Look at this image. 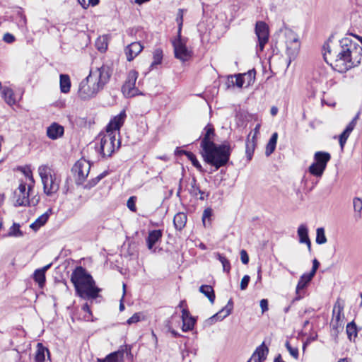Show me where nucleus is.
<instances>
[{"label":"nucleus","instance_id":"obj_44","mask_svg":"<svg viewBox=\"0 0 362 362\" xmlns=\"http://www.w3.org/2000/svg\"><path fill=\"white\" fill-rule=\"evenodd\" d=\"M316 243L322 245L327 243V238L323 228H318L316 230Z\"/></svg>","mask_w":362,"mask_h":362},{"label":"nucleus","instance_id":"obj_2","mask_svg":"<svg viewBox=\"0 0 362 362\" xmlns=\"http://www.w3.org/2000/svg\"><path fill=\"white\" fill-rule=\"evenodd\" d=\"M71 281L76 294L84 299H95L100 289L95 286V281L90 274L82 267H77L72 272Z\"/></svg>","mask_w":362,"mask_h":362},{"label":"nucleus","instance_id":"obj_51","mask_svg":"<svg viewBox=\"0 0 362 362\" xmlns=\"http://www.w3.org/2000/svg\"><path fill=\"white\" fill-rule=\"evenodd\" d=\"M183 11H184L183 9L180 8L178 10V12L177 14V18H176V21L178 24L177 33H179V34H181L182 28V25H183Z\"/></svg>","mask_w":362,"mask_h":362},{"label":"nucleus","instance_id":"obj_11","mask_svg":"<svg viewBox=\"0 0 362 362\" xmlns=\"http://www.w3.org/2000/svg\"><path fill=\"white\" fill-rule=\"evenodd\" d=\"M90 163L85 159L78 160L72 168V172L76 177V183L82 185L89 174Z\"/></svg>","mask_w":362,"mask_h":362},{"label":"nucleus","instance_id":"obj_15","mask_svg":"<svg viewBox=\"0 0 362 362\" xmlns=\"http://www.w3.org/2000/svg\"><path fill=\"white\" fill-rule=\"evenodd\" d=\"M91 71L97 74L98 78L100 79V83H105V85L110 81L112 74V69L108 64H103L100 67L91 69Z\"/></svg>","mask_w":362,"mask_h":362},{"label":"nucleus","instance_id":"obj_25","mask_svg":"<svg viewBox=\"0 0 362 362\" xmlns=\"http://www.w3.org/2000/svg\"><path fill=\"white\" fill-rule=\"evenodd\" d=\"M163 232L161 230H153L148 233L146 238L147 247L149 250H152L153 246L161 240Z\"/></svg>","mask_w":362,"mask_h":362},{"label":"nucleus","instance_id":"obj_45","mask_svg":"<svg viewBox=\"0 0 362 362\" xmlns=\"http://www.w3.org/2000/svg\"><path fill=\"white\" fill-rule=\"evenodd\" d=\"M212 215V210L211 208L206 209L202 215V223L204 227H208L211 225V216Z\"/></svg>","mask_w":362,"mask_h":362},{"label":"nucleus","instance_id":"obj_61","mask_svg":"<svg viewBox=\"0 0 362 362\" xmlns=\"http://www.w3.org/2000/svg\"><path fill=\"white\" fill-rule=\"evenodd\" d=\"M319 266H320L319 262L316 259H315L313 261V268H312V270L310 271V274L313 276H315Z\"/></svg>","mask_w":362,"mask_h":362},{"label":"nucleus","instance_id":"obj_46","mask_svg":"<svg viewBox=\"0 0 362 362\" xmlns=\"http://www.w3.org/2000/svg\"><path fill=\"white\" fill-rule=\"evenodd\" d=\"M23 235V232L20 230V225L18 223H13L9 229L8 235L13 237H21Z\"/></svg>","mask_w":362,"mask_h":362},{"label":"nucleus","instance_id":"obj_14","mask_svg":"<svg viewBox=\"0 0 362 362\" xmlns=\"http://www.w3.org/2000/svg\"><path fill=\"white\" fill-rule=\"evenodd\" d=\"M233 308V302L232 299H230L227 305L223 308L219 312L209 317L207 320L209 325H212L217 321H221L226 317H228L232 312Z\"/></svg>","mask_w":362,"mask_h":362},{"label":"nucleus","instance_id":"obj_31","mask_svg":"<svg viewBox=\"0 0 362 362\" xmlns=\"http://www.w3.org/2000/svg\"><path fill=\"white\" fill-rule=\"evenodd\" d=\"M45 354L49 355V350L45 348L42 344L38 343L37 346V351L35 356V362H44L45 360Z\"/></svg>","mask_w":362,"mask_h":362},{"label":"nucleus","instance_id":"obj_38","mask_svg":"<svg viewBox=\"0 0 362 362\" xmlns=\"http://www.w3.org/2000/svg\"><path fill=\"white\" fill-rule=\"evenodd\" d=\"M200 189H201L199 185L197 184L196 178L194 177H192L189 183V187L188 188L189 194L193 197H197L198 192H200Z\"/></svg>","mask_w":362,"mask_h":362},{"label":"nucleus","instance_id":"obj_41","mask_svg":"<svg viewBox=\"0 0 362 362\" xmlns=\"http://www.w3.org/2000/svg\"><path fill=\"white\" fill-rule=\"evenodd\" d=\"M184 153L187 156V158L192 162V165L200 172H203L202 167L198 160L197 159L196 156L189 151H184Z\"/></svg>","mask_w":362,"mask_h":362},{"label":"nucleus","instance_id":"obj_50","mask_svg":"<svg viewBox=\"0 0 362 362\" xmlns=\"http://www.w3.org/2000/svg\"><path fill=\"white\" fill-rule=\"evenodd\" d=\"M346 333L350 339L352 336L356 337L357 335L356 325L354 322L348 323Z\"/></svg>","mask_w":362,"mask_h":362},{"label":"nucleus","instance_id":"obj_63","mask_svg":"<svg viewBox=\"0 0 362 362\" xmlns=\"http://www.w3.org/2000/svg\"><path fill=\"white\" fill-rule=\"evenodd\" d=\"M198 195H199V199L200 200H204L209 196V193H206L205 192L200 189V192H198Z\"/></svg>","mask_w":362,"mask_h":362},{"label":"nucleus","instance_id":"obj_6","mask_svg":"<svg viewBox=\"0 0 362 362\" xmlns=\"http://www.w3.org/2000/svg\"><path fill=\"white\" fill-rule=\"evenodd\" d=\"M33 190V185L30 184L26 187V184L21 182L18 189L15 191L14 195L16 197V205L17 206H35L40 200L39 197H33L32 199L29 198L30 192Z\"/></svg>","mask_w":362,"mask_h":362},{"label":"nucleus","instance_id":"obj_58","mask_svg":"<svg viewBox=\"0 0 362 362\" xmlns=\"http://www.w3.org/2000/svg\"><path fill=\"white\" fill-rule=\"evenodd\" d=\"M3 40L6 43L11 44L15 41V37L12 34L6 33L4 35Z\"/></svg>","mask_w":362,"mask_h":362},{"label":"nucleus","instance_id":"obj_39","mask_svg":"<svg viewBox=\"0 0 362 362\" xmlns=\"http://www.w3.org/2000/svg\"><path fill=\"white\" fill-rule=\"evenodd\" d=\"M308 171L312 175L317 177H321L325 172L320 165H317L314 162L308 168Z\"/></svg>","mask_w":362,"mask_h":362},{"label":"nucleus","instance_id":"obj_24","mask_svg":"<svg viewBox=\"0 0 362 362\" xmlns=\"http://www.w3.org/2000/svg\"><path fill=\"white\" fill-rule=\"evenodd\" d=\"M51 264H49L41 269H36L33 274V279L37 283L40 288H43L45 284V272L48 270Z\"/></svg>","mask_w":362,"mask_h":362},{"label":"nucleus","instance_id":"obj_9","mask_svg":"<svg viewBox=\"0 0 362 362\" xmlns=\"http://www.w3.org/2000/svg\"><path fill=\"white\" fill-rule=\"evenodd\" d=\"M187 39L183 38L181 34L177 33L176 38L172 40L175 58L185 62L190 57V51L186 46Z\"/></svg>","mask_w":362,"mask_h":362},{"label":"nucleus","instance_id":"obj_22","mask_svg":"<svg viewBox=\"0 0 362 362\" xmlns=\"http://www.w3.org/2000/svg\"><path fill=\"white\" fill-rule=\"evenodd\" d=\"M204 136L201 141V147L202 148L208 147L209 146H213L214 142L211 140L214 136V127L209 124L204 129Z\"/></svg>","mask_w":362,"mask_h":362},{"label":"nucleus","instance_id":"obj_55","mask_svg":"<svg viewBox=\"0 0 362 362\" xmlns=\"http://www.w3.org/2000/svg\"><path fill=\"white\" fill-rule=\"evenodd\" d=\"M136 198L135 197H131L129 198L127 205L129 210H131L133 212H135L136 211V207L135 205Z\"/></svg>","mask_w":362,"mask_h":362},{"label":"nucleus","instance_id":"obj_40","mask_svg":"<svg viewBox=\"0 0 362 362\" xmlns=\"http://www.w3.org/2000/svg\"><path fill=\"white\" fill-rule=\"evenodd\" d=\"M196 320L194 317L183 319L182 329L183 332H188L193 329Z\"/></svg>","mask_w":362,"mask_h":362},{"label":"nucleus","instance_id":"obj_23","mask_svg":"<svg viewBox=\"0 0 362 362\" xmlns=\"http://www.w3.org/2000/svg\"><path fill=\"white\" fill-rule=\"evenodd\" d=\"M330 158L331 156L329 153L317 151L314 155V163L325 170L327 164L329 161Z\"/></svg>","mask_w":362,"mask_h":362},{"label":"nucleus","instance_id":"obj_34","mask_svg":"<svg viewBox=\"0 0 362 362\" xmlns=\"http://www.w3.org/2000/svg\"><path fill=\"white\" fill-rule=\"evenodd\" d=\"M49 218V215L47 213H45L40 216H39L35 222L30 224V228L34 230H37L40 227L44 226Z\"/></svg>","mask_w":362,"mask_h":362},{"label":"nucleus","instance_id":"obj_47","mask_svg":"<svg viewBox=\"0 0 362 362\" xmlns=\"http://www.w3.org/2000/svg\"><path fill=\"white\" fill-rule=\"evenodd\" d=\"M107 175V173L106 171L100 173L99 175H98L95 178L93 179L91 181L88 182V183H87L86 185H85V188L86 189H90L92 188L93 187H94L95 185H97V183L100 180H102L103 177H105L106 175Z\"/></svg>","mask_w":362,"mask_h":362},{"label":"nucleus","instance_id":"obj_13","mask_svg":"<svg viewBox=\"0 0 362 362\" xmlns=\"http://www.w3.org/2000/svg\"><path fill=\"white\" fill-rule=\"evenodd\" d=\"M99 91L94 86V84L90 83L86 78L79 84L78 90V96L83 100H87L95 97Z\"/></svg>","mask_w":362,"mask_h":362},{"label":"nucleus","instance_id":"obj_3","mask_svg":"<svg viewBox=\"0 0 362 362\" xmlns=\"http://www.w3.org/2000/svg\"><path fill=\"white\" fill-rule=\"evenodd\" d=\"M202 149L204 160L214 166L216 170L224 166L229 160L230 155V146L229 144H223L217 146L214 144L213 146L211 145Z\"/></svg>","mask_w":362,"mask_h":362},{"label":"nucleus","instance_id":"obj_18","mask_svg":"<svg viewBox=\"0 0 362 362\" xmlns=\"http://www.w3.org/2000/svg\"><path fill=\"white\" fill-rule=\"evenodd\" d=\"M144 47L139 42H134L125 48V54L129 62L132 61L143 49Z\"/></svg>","mask_w":362,"mask_h":362},{"label":"nucleus","instance_id":"obj_21","mask_svg":"<svg viewBox=\"0 0 362 362\" xmlns=\"http://www.w3.org/2000/svg\"><path fill=\"white\" fill-rule=\"evenodd\" d=\"M313 276H314L311 275L310 273H305L300 277L296 288L297 296L296 297L295 300H300L302 298L300 294L301 291H303L308 286Z\"/></svg>","mask_w":362,"mask_h":362},{"label":"nucleus","instance_id":"obj_12","mask_svg":"<svg viewBox=\"0 0 362 362\" xmlns=\"http://www.w3.org/2000/svg\"><path fill=\"white\" fill-rule=\"evenodd\" d=\"M255 34L258 40L257 45V53L258 54L264 50L265 45L269 41V27L266 23L263 21H257L256 23Z\"/></svg>","mask_w":362,"mask_h":362},{"label":"nucleus","instance_id":"obj_42","mask_svg":"<svg viewBox=\"0 0 362 362\" xmlns=\"http://www.w3.org/2000/svg\"><path fill=\"white\" fill-rule=\"evenodd\" d=\"M95 46L100 52H105L107 48V37L105 36L99 37L95 42Z\"/></svg>","mask_w":362,"mask_h":362},{"label":"nucleus","instance_id":"obj_30","mask_svg":"<svg viewBox=\"0 0 362 362\" xmlns=\"http://www.w3.org/2000/svg\"><path fill=\"white\" fill-rule=\"evenodd\" d=\"M124 357V352L122 351H117L107 355L105 358H98L97 362H118Z\"/></svg>","mask_w":362,"mask_h":362},{"label":"nucleus","instance_id":"obj_33","mask_svg":"<svg viewBox=\"0 0 362 362\" xmlns=\"http://www.w3.org/2000/svg\"><path fill=\"white\" fill-rule=\"evenodd\" d=\"M214 257L221 263L223 271L228 274L231 269V265L228 258L224 255L219 252H215Z\"/></svg>","mask_w":362,"mask_h":362},{"label":"nucleus","instance_id":"obj_59","mask_svg":"<svg viewBox=\"0 0 362 362\" xmlns=\"http://www.w3.org/2000/svg\"><path fill=\"white\" fill-rule=\"evenodd\" d=\"M240 259L244 264H247L249 262L248 255L245 250L240 251Z\"/></svg>","mask_w":362,"mask_h":362},{"label":"nucleus","instance_id":"obj_29","mask_svg":"<svg viewBox=\"0 0 362 362\" xmlns=\"http://www.w3.org/2000/svg\"><path fill=\"white\" fill-rule=\"evenodd\" d=\"M60 90L63 93H68L70 91L71 81L67 74H60L59 76Z\"/></svg>","mask_w":362,"mask_h":362},{"label":"nucleus","instance_id":"obj_53","mask_svg":"<svg viewBox=\"0 0 362 362\" xmlns=\"http://www.w3.org/2000/svg\"><path fill=\"white\" fill-rule=\"evenodd\" d=\"M287 350L290 353V354L296 359L298 358V349L296 347H292L288 341L286 342L285 344Z\"/></svg>","mask_w":362,"mask_h":362},{"label":"nucleus","instance_id":"obj_26","mask_svg":"<svg viewBox=\"0 0 362 362\" xmlns=\"http://www.w3.org/2000/svg\"><path fill=\"white\" fill-rule=\"evenodd\" d=\"M298 235L299 238V242L300 243H305L307 245L309 250L311 248V242L308 237V229L305 224H301L298 228Z\"/></svg>","mask_w":362,"mask_h":362},{"label":"nucleus","instance_id":"obj_52","mask_svg":"<svg viewBox=\"0 0 362 362\" xmlns=\"http://www.w3.org/2000/svg\"><path fill=\"white\" fill-rule=\"evenodd\" d=\"M353 204L355 212L358 213L360 216L362 210V199L358 197H355L353 200Z\"/></svg>","mask_w":362,"mask_h":362},{"label":"nucleus","instance_id":"obj_8","mask_svg":"<svg viewBox=\"0 0 362 362\" xmlns=\"http://www.w3.org/2000/svg\"><path fill=\"white\" fill-rule=\"evenodd\" d=\"M344 304L342 300L337 299L335 302L333 310L332 318L330 325L336 333H339L344 328V315L343 313Z\"/></svg>","mask_w":362,"mask_h":362},{"label":"nucleus","instance_id":"obj_54","mask_svg":"<svg viewBox=\"0 0 362 362\" xmlns=\"http://www.w3.org/2000/svg\"><path fill=\"white\" fill-rule=\"evenodd\" d=\"M141 317H144L141 313H134L130 318H129L127 321L128 325H132L133 323H136L141 320Z\"/></svg>","mask_w":362,"mask_h":362},{"label":"nucleus","instance_id":"obj_19","mask_svg":"<svg viewBox=\"0 0 362 362\" xmlns=\"http://www.w3.org/2000/svg\"><path fill=\"white\" fill-rule=\"evenodd\" d=\"M64 127L57 122H53L47 129V136L48 138L52 140H56L62 137L64 134Z\"/></svg>","mask_w":362,"mask_h":362},{"label":"nucleus","instance_id":"obj_36","mask_svg":"<svg viewBox=\"0 0 362 362\" xmlns=\"http://www.w3.org/2000/svg\"><path fill=\"white\" fill-rule=\"evenodd\" d=\"M255 147V136H253L251 140L248 138L245 144V153L248 160L252 159Z\"/></svg>","mask_w":362,"mask_h":362},{"label":"nucleus","instance_id":"obj_32","mask_svg":"<svg viewBox=\"0 0 362 362\" xmlns=\"http://www.w3.org/2000/svg\"><path fill=\"white\" fill-rule=\"evenodd\" d=\"M199 291L208 298L211 304L214 303L215 293L211 286L202 285L199 287Z\"/></svg>","mask_w":362,"mask_h":362},{"label":"nucleus","instance_id":"obj_20","mask_svg":"<svg viewBox=\"0 0 362 362\" xmlns=\"http://www.w3.org/2000/svg\"><path fill=\"white\" fill-rule=\"evenodd\" d=\"M268 353L269 349L264 345V343L263 342L256 349L255 351L253 353L247 362H262L266 359Z\"/></svg>","mask_w":362,"mask_h":362},{"label":"nucleus","instance_id":"obj_62","mask_svg":"<svg viewBox=\"0 0 362 362\" xmlns=\"http://www.w3.org/2000/svg\"><path fill=\"white\" fill-rule=\"evenodd\" d=\"M192 316L190 315L189 310L187 308H183L182 310V320L183 319H187L188 317H192Z\"/></svg>","mask_w":362,"mask_h":362},{"label":"nucleus","instance_id":"obj_4","mask_svg":"<svg viewBox=\"0 0 362 362\" xmlns=\"http://www.w3.org/2000/svg\"><path fill=\"white\" fill-rule=\"evenodd\" d=\"M43 185L44 193L47 196L56 194L61 182L60 176L50 167L46 165H40L37 169Z\"/></svg>","mask_w":362,"mask_h":362},{"label":"nucleus","instance_id":"obj_43","mask_svg":"<svg viewBox=\"0 0 362 362\" xmlns=\"http://www.w3.org/2000/svg\"><path fill=\"white\" fill-rule=\"evenodd\" d=\"M163 59V52L160 49H157L153 52V62L151 67H154L156 65L161 64Z\"/></svg>","mask_w":362,"mask_h":362},{"label":"nucleus","instance_id":"obj_7","mask_svg":"<svg viewBox=\"0 0 362 362\" xmlns=\"http://www.w3.org/2000/svg\"><path fill=\"white\" fill-rule=\"evenodd\" d=\"M283 33L286 47V54L289 58L288 64H290L291 59H294L297 56L300 49V42L298 35L292 30L285 28L283 30Z\"/></svg>","mask_w":362,"mask_h":362},{"label":"nucleus","instance_id":"obj_17","mask_svg":"<svg viewBox=\"0 0 362 362\" xmlns=\"http://www.w3.org/2000/svg\"><path fill=\"white\" fill-rule=\"evenodd\" d=\"M358 115L359 114L358 113L356 115V117L350 122V123L347 125L344 131L339 136V145L341 149L344 148V145L350 134L351 133V132L353 131L356 124V122L358 118Z\"/></svg>","mask_w":362,"mask_h":362},{"label":"nucleus","instance_id":"obj_10","mask_svg":"<svg viewBox=\"0 0 362 362\" xmlns=\"http://www.w3.org/2000/svg\"><path fill=\"white\" fill-rule=\"evenodd\" d=\"M138 75V72L135 70H131L128 73L125 83L122 87V93L125 97L132 98L141 94L135 86Z\"/></svg>","mask_w":362,"mask_h":362},{"label":"nucleus","instance_id":"obj_27","mask_svg":"<svg viewBox=\"0 0 362 362\" xmlns=\"http://www.w3.org/2000/svg\"><path fill=\"white\" fill-rule=\"evenodd\" d=\"M187 220V217L185 213H177L175 215L173 219L175 228L178 230H181L185 226Z\"/></svg>","mask_w":362,"mask_h":362},{"label":"nucleus","instance_id":"obj_56","mask_svg":"<svg viewBox=\"0 0 362 362\" xmlns=\"http://www.w3.org/2000/svg\"><path fill=\"white\" fill-rule=\"evenodd\" d=\"M276 145L272 143L270 141L267 144L265 154L267 156H270L275 150Z\"/></svg>","mask_w":362,"mask_h":362},{"label":"nucleus","instance_id":"obj_35","mask_svg":"<svg viewBox=\"0 0 362 362\" xmlns=\"http://www.w3.org/2000/svg\"><path fill=\"white\" fill-rule=\"evenodd\" d=\"M86 78L90 81V83L94 84V86L98 88V91L103 90L105 86V83H100V79H99L97 74H95L91 70Z\"/></svg>","mask_w":362,"mask_h":362},{"label":"nucleus","instance_id":"obj_49","mask_svg":"<svg viewBox=\"0 0 362 362\" xmlns=\"http://www.w3.org/2000/svg\"><path fill=\"white\" fill-rule=\"evenodd\" d=\"M242 74L244 76V78L245 79L247 85L249 86L255 81L256 71L255 69H252L248 71L247 73H244Z\"/></svg>","mask_w":362,"mask_h":362},{"label":"nucleus","instance_id":"obj_5","mask_svg":"<svg viewBox=\"0 0 362 362\" xmlns=\"http://www.w3.org/2000/svg\"><path fill=\"white\" fill-rule=\"evenodd\" d=\"M99 144L96 150L103 157H110L120 146V141L116 139L115 134L106 132L98 136Z\"/></svg>","mask_w":362,"mask_h":362},{"label":"nucleus","instance_id":"obj_16","mask_svg":"<svg viewBox=\"0 0 362 362\" xmlns=\"http://www.w3.org/2000/svg\"><path fill=\"white\" fill-rule=\"evenodd\" d=\"M125 117L126 114L124 111L115 116L112 119L110 120V123L107 126L106 132L112 133L115 135V131L119 130L120 127L122 126L124 122Z\"/></svg>","mask_w":362,"mask_h":362},{"label":"nucleus","instance_id":"obj_1","mask_svg":"<svg viewBox=\"0 0 362 362\" xmlns=\"http://www.w3.org/2000/svg\"><path fill=\"white\" fill-rule=\"evenodd\" d=\"M339 52L332 53L329 44L324 45L325 52L323 54L325 60L329 62L332 68L340 73H344L349 69L357 66L362 61V47L353 41L350 37H344L339 41Z\"/></svg>","mask_w":362,"mask_h":362},{"label":"nucleus","instance_id":"obj_57","mask_svg":"<svg viewBox=\"0 0 362 362\" xmlns=\"http://www.w3.org/2000/svg\"><path fill=\"white\" fill-rule=\"evenodd\" d=\"M250 277L248 275H245L240 282V289L241 290H245L248 286V284L250 282Z\"/></svg>","mask_w":362,"mask_h":362},{"label":"nucleus","instance_id":"obj_48","mask_svg":"<svg viewBox=\"0 0 362 362\" xmlns=\"http://www.w3.org/2000/svg\"><path fill=\"white\" fill-rule=\"evenodd\" d=\"M107 175V173L106 171L100 173L99 175H98L95 178L93 179L91 181L88 182V183H87L86 185H85V188L86 189H90L92 188L93 187H94L95 185H97V183L100 180H102L103 177H105L106 175Z\"/></svg>","mask_w":362,"mask_h":362},{"label":"nucleus","instance_id":"obj_60","mask_svg":"<svg viewBox=\"0 0 362 362\" xmlns=\"http://www.w3.org/2000/svg\"><path fill=\"white\" fill-rule=\"evenodd\" d=\"M262 309V313H264L268 310V300L267 299H262L259 303Z\"/></svg>","mask_w":362,"mask_h":362},{"label":"nucleus","instance_id":"obj_37","mask_svg":"<svg viewBox=\"0 0 362 362\" xmlns=\"http://www.w3.org/2000/svg\"><path fill=\"white\" fill-rule=\"evenodd\" d=\"M228 82L232 83V85H235L238 88H242L243 85L246 83L245 79L242 74H239L237 75L231 76L228 78Z\"/></svg>","mask_w":362,"mask_h":362},{"label":"nucleus","instance_id":"obj_28","mask_svg":"<svg viewBox=\"0 0 362 362\" xmlns=\"http://www.w3.org/2000/svg\"><path fill=\"white\" fill-rule=\"evenodd\" d=\"M1 95L4 101L10 106L13 105L16 103L14 93L12 89L4 87L1 90Z\"/></svg>","mask_w":362,"mask_h":362},{"label":"nucleus","instance_id":"obj_64","mask_svg":"<svg viewBox=\"0 0 362 362\" xmlns=\"http://www.w3.org/2000/svg\"><path fill=\"white\" fill-rule=\"evenodd\" d=\"M277 139H278V134H277V132H274L272 134L269 141L276 146Z\"/></svg>","mask_w":362,"mask_h":362}]
</instances>
